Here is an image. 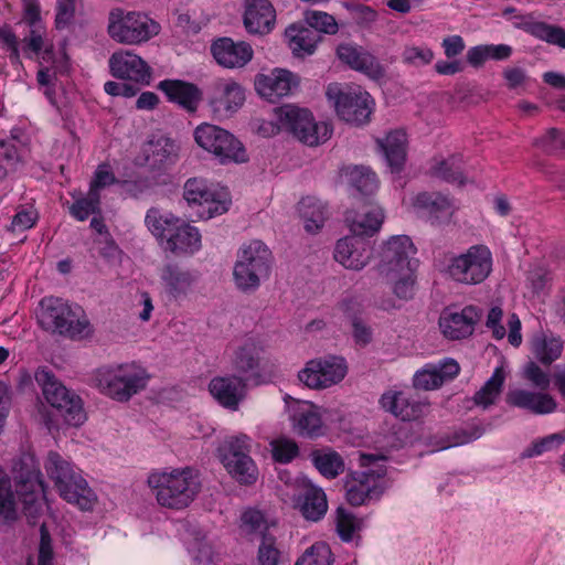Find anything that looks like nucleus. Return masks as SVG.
I'll return each mask as SVG.
<instances>
[{"label":"nucleus","instance_id":"f257e3e1","mask_svg":"<svg viewBox=\"0 0 565 565\" xmlns=\"http://www.w3.org/2000/svg\"><path fill=\"white\" fill-rule=\"evenodd\" d=\"M17 491L12 490L11 479L0 467V521L11 522L18 518L17 494L23 504V513L35 522L42 510L39 494L44 492V481L35 458L22 455L13 465Z\"/></svg>","mask_w":565,"mask_h":565},{"label":"nucleus","instance_id":"f03ea898","mask_svg":"<svg viewBox=\"0 0 565 565\" xmlns=\"http://www.w3.org/2000/svg\"><path fill=\"white\" fill-rule=\"evenodd\" d=\"M148 484L161 507L174 510L189 507L201 488L196 472L189 467L152 472L148 477Z\"/></svg>","mask_w":565,"mask_h":565},{"label":"nucleus","instance_id":"7ed1b4c3","mask_svg":"<svg viewBox=\"0 0 565 565\" xmlns=\"http://www.w3.org/2000/svg\"><path fill=\"white\" fill-rule=\"evenodd\" d=\"M44 469L62 499L83 511L93 509L97 497L81 472L70 461L58 452L50 451Z\"/></svg>","mask_w":565,"mask_h":565},{"label":"nucleus","instance_id":"20e7f679","mask_svg":"<svg viewBox=\"0 0 565 565\" xmlns=\"http://www.w3.org/2000/svg\"><path fill=\"white\" fill-rule=\"evenodd\" d=\"M61 298L45 297L40 301L38 319L45 330L81 340L92 333L89 321Z\"/></svg>","mask_w":565,"mask_h":565},{"label":"nucleus","instance_id":"39448f33","mask_svg":"<svg viewBox=\"0 0 565 565\" xmlns=\"http://www.w3.org/2000/svg\"><path fill=\"white\" fill-rule=\"evenodd\" d=\"M148 380L146 370L134 363L100 367L94 376L97 388L118 402L129 401L147 386Z\"/></svg>","mask_w":565,"mask_h":565},{"label":"nucleus","instance_id":"423d86ee","mask_svg":"<svg viewBox=\"0 0 565 565\" xmlns=\"http://www.w3.org/2000/svg\"><path fill=\"white\" fill-rule=\"evenodd\" d=\"M271 252L260 241H250L237 253L233 277L235 286L243 292H253L270 274Z\"/></svg>","mask_w":565,"mask_h":565},{"label":"nucleus","instance_id":"0eeeda50","mask_svg":"<svg viewBox=\"0 0 565 565\" xmlns=\"http://www.w3.org/2000/svg\"><path fill=\"white\" fill-rule=\"evenodd\" d=\"M277 121L300 142L316 147L326 142L332 135V127L324 121L317 122L312 114L295 105H284L276 109Z\"/></svg>","mask_w":565,"mask_h":565},{"label":"nucleus","instance_id":"6e6552de","mask_svg":"<svg viewBox=\"0 0 565 565\" xmlns=\"http://www.w3.org/2000/svg\"><path fill=\"white\" fill-rule=\"evenodd\" d=\"M34 379L41 386L46 402L58 412L67 425L77 427L85 422L86 414L81 397L61 384L50 370L38 369Z\"/></svg>","mask_w":565,"mask_h":565},{"label":"nucleus","instance_id":"1a4fd4ad","mask_svg":"<svg viewBox=\"0 0 565 565\" xmlns=\"http://www.w3.org/2000/svg\"><path fill=\"white\" fill-rule=\"evenodd\" d=\"M194 139L199 147L213 154L221 164L248 161L243 143L233 134L218 126L201 124L194 130Z\"/></svg>","mask_w":565,"mask_h":565},{"label":"nucleus","instance_id":"9d476101","mask_svg":"<svg viewBox=\"0 0 565 565\" xmlns=\"http://www.w3.org/2000/svg\"><path fill=\"white\" fill-rule=\"evenodd\" d=\"M326 96L342 120L356 126L370 120L374 100L360 87H342L338 83H331L327 87Z\"/></svg>","mask_w":565,"mask_h":565},{"label":"nucleus","instance_id":"9b49d317","mask_svg":"<svg viewBox=\"0 0 565 565\" xmlns=\"http://www.w3.org/2000/svg\"><path fill=\"white\" fill-rule=\"evenodd\" d=\"M493 258L490 248L483 244L472 245L466 252L449 259L447 273L456 282L479 285L491 274Z\"/></svg>","mask_w":565,"mask_h":565},{"label":"nucleus","instance_id":"f8f14e48","mask_svg":"<svg viewBox=\"0 0 565 565\" xmlns=\"http://www.w3.org/2000/svg\"><path fill=\"white\" fill-rule=\"evenodd\" d=\"M160 32L158 22L140 12L113 10L109 14L108 34L118 43L135 45L149 41Z\"/></svg>","mask_w":565,"mask_h":565},{"label":"nucleus","instance_id":"ddd939ff","mask_svg":"<svg viewBox=\"0 0 565 565\" xmlns=\"http://www.w3.org/2000/svg\"><path fill=\"white\" fill-rule=\"evenodd\" d=\"M252 439L245 434L226 438L218 448L220 458L228 473L241 484H253L258 469L250 457Z\"/></svg>","mask_w":565,"mask_h":565},{"label":"nucleus","instance_id":"4468645a","mask_svg":"<svg viewBox=\"0 0 565 565\" xmlns=\"http://www.w3.org/2000/svg\"><path fill=\"white\" fill-rule=\"evenodd\" d=\"M183 196L200 218H212L228 211L231 199L225 190L210 186L204 179L191 178L184 184Z\"/></svg>","mask_w":565,"mask_h":565},{"label":"nucleus","instance_id":"2eb2a0df","mask_svg":"<svg viewBox=\"0 0 565 565\" xmlns=\"http://www.w3.org/2000/svg\"><path fill=\"white\" fill-rule=\"evenodd\" d=\"M415 254L416 248L408 236H393L382 247L376 270L386 279L395 278L396 274H408V271L415 270Z\"/></svg>","mask_w":565,"mask_h":565},{"label":"nucleus","instance_id":"dca6fc26","mask_svg":"<svg viewBox=\"0 0 565 565\" xmlns=\"http://www.w3.org/2000/svg\"><path fill=\"white\" fill-rule=\"evenodd\" d=\"M347 371L344 359L331 355L308 361L298 379L309 388L323 390L341 382Z\"/></svg>","mask_w":565,"mask_h":565},{"label":"nucleus","instance_id":"f3484780","mask_svg":"<svg viewBox=\"0 0 565 565\" xmlns=\"http://www.w3.org/2000/svg\"><path fill=\"white\" fill-rule=\"evenodd\" d=\"M262 353L263 347L254 339H247L234 348L228 360L233 374L254 386L265 383Z\"/></svg>","mask_w":565,"mask_h":565},{"label":"nucleus","instance_id":"a211bd4d","mask_svg":"<svg viewBox=\"0 0 565 565\" xmlns=\"http://www.w3.org/2000/svg\"><path fill=\"white\" fill-rule=\"evenodd\" d=\"M298 493L294 495L295 508L311 522L320 521L328 511L326 493L307 478L296 480Z\"/></svg>","mask_w":565,"mask_h":565},{"label":"nucleus","instance_id":"6ab92c4d","mask_svg":"<svg viewBox=\"0 0 565 565\" xmlns=\"http://www.w3.org/2000/svg\"><path fill=\"white\" fill-rule=\"evenodd\" d=\"M299 77L285 68H274L268 74H259L255 78V88L260 96L276 102L288 96L299 86Z\"/></svg>","mask_w":565,"mask_h":565},{"label":"nucleus","instance_id":"aec40b11","mask_svg":"<svg viewBox=\"0 0 565 565\" xmlns=\"http://www.w3.org/2000/svg\"><path fill=\"white\" fill-rule=\"evenodd\" d=\"M480 318L481 312L475 306H466L460 311L445 310L439 318V328L445 338L461 340L473 333Z\"/></svg>","mask_w":565,"mask_h":565},{"label":"nucleus","instance_id":"412c9836","mask_svg":"<svg viewBox=\"0 0 565 565\" xmlns=\"http://www.w3.org/2000/svg\"><path fill=\"white\" fill-rule=\"evenodd\" d=\"M248 383L234 374L215 376L209 383V392L224 408L237 411L246 398Z\"/></svg>","mask_w":565,"mask_h":565},{"label":"nucleus","instance_id":"4be33fe9","mask_svg":"<svg viewBox=\"0 0 565 565\" xmlns=\"http://www.w3.org/2000/svg\"><path fill=\"white\" fill-rule=\"evenodd\" d=\"M109 68L114 77L149 84L151 79L150 66L137 54L120 50L109 57Z\"/></svg>","mask_w":565,"mask_h":565},{"label":"nucleus","instance_id":"5701e85b","mask_svg":"<svg viewBox=\"0 0 565 565\" xmlns=\"http://www.w3.org/2000/svg\"><path fill=\"white\" fill-rule=\"evenodd\" d=\"M460 372L459 363L445 358L437 363H427L413 376L415 388L433 391L439 388L445 382L454 380Z\"/></svg>","mask_w":565,"mask_h":565},{"label":"nucleus","instance_id":"b1692460","mask_svg":"<svg viewBox=\"0 0 565 565\" xmlns=\"http://www.w3.org/2000/svg\"><path fill=\"white\" fill-rule=\"evenodd\" d=\"M333 256L344 268L360 271L370 263L373 252L363 238L345 236L337 242Z\"/></svg>","mask_w":565,"mask_h":565},{"label":"nucleus","instance_id":"393cba45","mask_svg":"<svg viewBox=\"0 0 565 565\" xmlns=\"http://www.w3.org/2000/svg\"><path fill=\"white\" fill-rule=\"evenodd\" d=\"M211 52L218 65L231 70L244 67L254 55V51L247 42H235L231 38H220L214 41Z\"/></svg>","mask_w":565,"mask_h":565},{"label":"nucleus","instance_id":"a878e982","mask_svg":"<svg viewBox=\"0 0 565 565\" xmlns=\"http://www.w3.org/2000/svg\"><path fill=\"white\" fill-rule=\"evenodd\" d=\"M244 100V89L236 82L218 78L212 83L209 103L215 113L232 114L242 107Z\"/></svg>","mask_w":565,"mask_h":565},{"label":"nucleus","instance_id":"bb28decb","mask_svg":"<svg viewBox=\"0 0 565 565\" xmlns=\"http://www.w3.org/2000/svg\"><path fill=\"white\" fill-rule=\"evenodd\" d=\"M28 145L29 137L21 128H13L9 136L0 139V179L18 169Z\"/></svg>","mask_w":565,"mask_h":565},{"label":"nucleus","instance_id":"cd10ccee","mask_svg":"<svg viewBox=\"0 0 565 565\" xmlns=\"http://www.w3.org/2000/svg\"><path fill=\"white\" fill-rule=\"evenodd\" d=\"M383 469H367L361 472H353L351 480L347 481V500L352 505H361L366 501L379 498L381 490L377 487V480L383 477Z\"/></svg>","mask_w":565,"mask_h":565},{"label":"nucleus","instance_id":"c85d7f7f","mask_svg":"<svg viewBox=\"0 0 565 565\" xmlns=\"http://www.w3.org/2000/svg\"><path fill=\"white\" fill-rule=\"evenodd\" d=\"M145 164L152 170H164L179 159L175 142L164 136L152 137L142 147Z\"/></svg>","mask_w":565,"mask_h":565},{"label":"nucleus","instance_id":"c756f323","mask_svg":"<svg viewBox=\"0 0 565 565\" xmlns=\"http://www.w3.org/2000/svg\"><path fill=\"white\" fill-rule=\"evenodd\" d=\"M244 25L248 33L267 34L276 20V12L269 0H244Z\"/></svg>","mask_w":565,"mask_h":565},{"label":"nucleus","instance_id":"7c9ffc66","mask_svg":"<svg viewBox=\"0 0 565 565\" xmlns=\"http://www.w3.org/2000/svg\"><path fill=\"white\" fill-rule=\"evenodd\" d=\"M337 56L352 70L359 71L373 79L384 76V68L375 56L352 44H340Z\"/></svg>","mask_w":565,"mask_h":565},{"label":"nucleus","instance_id":"2f4dec72","mask_svg":"<svg viewBox=\"0 0 565 565\" xmlns=\"http://www.w3.org/2000/svg\"><path fill=\"white\" fill-rule=\"evenodd\" d=\"M161 246L178 256L192 255L201 248V234L180 218Z\"/></svg>","mask_w":565,"mask_h":565},{"label":"nucleus","instance_id":"473e14b6","mask_svg":"<svg viewBox=\"0 0 565 565\" xmlns=\"http://www.w3.org/2000/svg\"><path fill=\"white\" fill-rule=\"evenodd\" d=\"M505 401L510 406L525 409L535 415L551 414L557 407L556 401L550 394L523 388L508 392Z\"/></svg>","mask_w":565,"mask_h":565},{"label":"nucleus","instance_id":"72a5a7b5","mask_svg":"<svg viewBox=\"0 0 565 565\" xmlns=\"http://www.w3.org/2000/svg\"><path fill=\"white\" fill-rule=\"evenodd\" d=\"M382 408L402 420L418 419L426 407L425 403L412 399L404 392L388 391L381 398Z\"/></svg>","mask_w":565,"mask_h":565},{"label":"nucleus","instance_id":"f704fd0d","mask_svg":"<svg viewBox=\"0 0 565 565\" xmlns=\"http://www.w3.org/2000/svg\"><path fill=\"white\" fill-rule=\"evenodd\" d=\"M161 281L169 297L181 299L192 290L196 275L177 264H168L162 268Z\"/></svg>","mask_w":565,"mask_h":565},{"label":"nucleus","instance_id":"c9c22d12","mask_svg":"<svg viewBox=\"0 0 565 565\" xmlns=\"http://www.w3.org/2000/svg\"><path fill=\"white\" fill-rule=\"evenodd\" d=\"M168 99L188 111H195L201 100V92L194 84L180 79H164L158 84Z\"/></svg>","mask_w":565,"mask_h":565},{"label":"nucleus","instance_id":"e433bc0d","mask_svg":"<svg viewBox=\"0 0 565 565\" xmlns=\"http://www.w3.org/2000/svg\"><path fill=\"white\" fill-rule=\"evenodd\" d=\"M413 206L423 215L429 217L431 223H439L450 218L454 212L451 201L440 193H418L413 199Z\"/></svg>","mask_w":565,"mask_h":565},{"label":"nucleus","instance_id":"4c0bfd02","mask_svg":"<svg viewBox=\"0 0 565 565\" xmlns=\"http://www.w3.org/2000/svg\"><path fill=\"white\" fill-rule=\"evenodd\" d=\"M377 145L391 172L399 173L406 161V134L403 130L391 131L384 139H379Z\"/></svg>","mask_w":565,"mask_h":565},{"label":"nucleus","instance_id":"58836bf2","mask_svg":"<svg viewBox=\"0 0 565 565\" xmlns=\"http://www.w3.org/2000/svg\"><path fill=\"white\" fill-rule=\"evenodd\" d=\"M384 221L383 210L380 207H371L367 211L355 213L348 212L345 222L352 233V236L363 237L373 236L377 233Z\"/></svg>","mask_w":565,"mask_h":565},{"label":"nucleus","instance_id":"ea45409f","mask_svg":"<svg viewBox=\"0 0 565 565\" xmlns=\"http://www.w3.org/2000/svg\"><path fill=\"white\" fill-rule=\"evenodd\" d=\"M291 422L298 435L303 437H317L321 435L322 419L318 408L310 403H302L294 408Z\"/></svg>","mask_w":565,"mask_h":565},{"label":"nucleus","instance_id":"a19ab883","mask_svg":"<svg viewBox=\"0 0 565 565\" xmlns=\"http://www.w3.org/2000/svg\"><path fill=\"white\" fill-rule=\"evenodd\" d=\"M562 351V339L552 333L541 331L535 333L531 340V352L542 364L550 365L561 356Z\"/></svg>","mask_w":565,"mask_h":565},{"label":"nucleus","instance_id":"79ce46f5","mask_svg":"<svg viewBox=\"0 0 565 565\" xmlns=\"http://www.w3.org/2000/svg\"><path fill=\"white\" fill-rule=\"evenodd\" d=\"M286 38L292 53L297 56L311 55L320 41V35L306 26L290 25L286 29Z\"/></svg>","mask_w":565,"mask_h":565},{"label":"nucleus","instance_id":"37998d69","mask_svg":"<svg viewBox=\"0 0 565 565\" xmlns=\"http://www.w3.org/2000/svg\"><path fill=\"white\" fill-rule=\"evenodd\" d=\"M515 19L516 28L522 29L532 36L553 45L563 30L562 26L536 21L533 13L518 15Z\"/></svg>","mask_w":565,"mask_h":565},{"label":"nucleus","instance_id":"c03bdc74","mask_svg":"<svg viewBox=\"0 0 565 565\" xmlns=\"http://www.w3.org/2000/svg\"><path fill=\"white\" fill-rule=\"evenodd\" d=\"M507 374L502 365L497 366L490 379L477 391L472 397L475 405L487 409L499 398Z\"/></svg>","mask_w":565,"mask_h":565},{"label":"nucleus","instance_id":"a18cd8bd","mask_svg":"<svg viewBox=\"0 0 565 565\" xmlns=\"http://www.w3.org/2000/svg\"><path fill=\"white\" fill-rule=\"evenodd\" d=\"M298 211L303 220L305 228L308 233H317L327 220L326 205L316 198H303L298 203Z\"/></svg>","mask_w":565,"mask_h":565},{"label":"nucleus","instance_id":"49530a36","mask_svg":"<svg viewBox=\"0 0 565 565\" xmlns=\"http://www.w3.org/2000/svg\"><path fill=\"white\" fill-rule=\"evenodd\" d=\"M179 220V217H175L171 213L163 214L159 209L151 207L146 214L145 223L150 233L159 241L160 245H163V241L170 232H172Z\"/></svg>","mask_w":565,"mask_h":565},{"label":"nucleus","instance_id":"de8ad7c7","mask_svg":"<svg viewBox=\"0 0 565 565\" xmlns=\"http://www.w3.org/2000/svg\"><path fill=\"white\" fill-rule=\"evenodd\" d=\"M311 460L317 470L326 478L333 479L344 471L343 458L332 449L313 451Z\"/></svg>","mask_w":565,"mask_h":565},{"label":"nucleus","instance_id":"09e8293b","mask_svg":"<svg viewBox=\"0 0 565 565\" xmlns=\"http://www.w3.org/2000/svg\"><path fill=\"white\" fill-rule=\"evenodd\" d=\"M349 184L361 194H372L379 182L374 172L363 166L348 167L343 170Z\"/></svg>","mask_w":565,"mask_h":565},{"label":"nucleus","instance_id":"8fccbe9b","mask_svg":"<svg viewBox=\"0 0 565 565\" xmlns=\"http://www.w3.org/2000/svg\"><path fill=\"white\" fill-rule=\"evenodd\" d=\"M431 172L435 177L443 179L450 183H465L462 171V157L459 154L450 156L449 158L438 161L431 167Z\"/></svg>","mask_w":565,"mask_h":565},{"label":"nucleus","instance_id":"3c124183","mask_svg":"<svg viewBox=\"0 0 565 565\" xmlns=\"http://www.w3.org/2000/svg\"><path fill=\"white\" fill-rule=\"evenodd\" d=\"M100 212V194L88 191L86 196L78 198L70 207L71 215L77 221H85Z\"/></svg>","mask_w":565,"mask_h":565},{"label":"nucleus","instance_id":"603ef678","mask_svg":"<svg viewBox=\"0 0 565 565\" xmlns=\"http://www.w3.org/2000/svg\"><path fill=\"white\" fill-rule=\"evenodd\" d=\"M28 26L30 28L29 35L21 41V51L26 58H33L44 47L46 29L44 23L30 24Z\"/></svg>","mask_w":565,"mask_h":565},{"label":"nucleus","instance_id":"864d4df0","mask_svg":"<svg viewBox=\"0 0 565 565\" xmlns=\"http://www.w3.org/2000/svg\"><path fill=\"white\" fill-rule=\"evenodd\" d=\"M305 21L317 33L335 34L339 29L334 17L323 11H306Z\"/></svg>","mask_w":565,"mask_h":565},{"label":"nucleus","instance_id":"5fc2aeb1","mask_svg":"<svg viewBox=\"0 0 565 565\" xmlns=\"http://www.w3.org/2000/svg\"><path fill=\"white\" fill-rule=\"evenodd\" d=\"M281 552L277 546V541L270 533H263L257 552L259 565H279Z\"/></svg>","mask_w":565,"mask_h":565},{"label":"nucleus","instance_id":"6e6d98bb","mask_svg":"<svg viewBox=\"0 0 565 565\" xmlns=\"http://www.w3.org/2000/svg\"><path fill=\"white\" fill-rule=\"evenodd\" d=\"M273 459L279 463H289L299 454V448L292 439L280 437L270 441Z\"/></svg>","mask_w":565,"mask_h":565},{"label":"nucleus","instance_id":"4d7b16f0","mask_svg":"<svg viewBox=\"0 0 565 565\" xmlns=\"http://www.w3.org/2000/svg\"><path fill=\"white\" fill-rule=\"evenodd\" d=\"M296 565H332V553L324 543H317L309 547Z\"/></svg>","mask_w":565,"mask_h":565},{"label":"nucleus","instance_id":"13d9d810","mask_svg":"<svg viewBox=\"0 0 565 565\" xmlns=\"http://www.w3.org/2000/svg\"><path fill=\"white\" fill-rule=\"evenodd\" d=\"M434 60V52L428 46H406L402 53L403 63L422 67L428 65Z\"/></svg>","mask_w":565,"mask_h":565},{"label":"nucleus","instance_id":"bf43d9fd","mask_svg":"<svg viewBox=\"0 0 565 565\" xmlns=\"http://www.w3.org/2000/svg\"><path fill=\"white\" fill-rule=\"evenodd\" d=\"M565 441V436L559 433L548 435L540 440L532 443L523 452L524 458H532L542 455L555 447L561 446Z\"/></svg>","mask_w":565,"mask_h":565},{"label":"nucleus","instance_id":"052dcab7","mask_svg":"<svg viewBox=\"0 0 565 565\" xmlns=\"http://www.w3.org/2000/svg\"><path fill=\"white\" fill-rule=\"evenodd\" d=\"M537 143L548 153H565V132L551 128L537 140Z\"/></svg>","mask_w":565,"mask_h":565},{"label":"nucleus","instance_id":"680f3d73","mask_svg":"<svg viewBox=\"0 0 565 565\" xmlns=\"http://www.w3.org/2000/svg\"><path fill=\"white\" fill-rule=\"evenodd\" d=\"M335 525L339 536L343 541L350 542L353 539L354 532L359 529V521L351 513L339 508L337 511Z\"/></svg>","mask_w":565,"mask_h":565},{"label":"nucleus","instance_id":"e2e57ef3","mask_svg":"<svg viewBox=\"0 0 565 565\" xmlns=\"http://www.w3.org/2000/svg\"><path fill=\"white\" fill-rule=\"evenodd\" d=\"M394 281L393 292L394 295L402 300H409L414 297L415 294V277L414 270L408 271V274L402 273L396 274V277L390 279Z\"/></svg>","mask_w":565,"mask_h":565},{"label":"nucleus","instance_id":"0e129e2a","mask_svg":"<svg viewBox=\"0 0 565 565\" xmlns=\"http://www.w3.org/2000/svg\"><path fill=\"white\" fill-rule=\"evenodd\" d=\"M242 526L248 533H259L260 539L263 533H269L264 514L256 509H248L242 514Z\"/></svg>","mask_w":565,"mask_h":565},{"label":"nucleus","instance_id":"69168bd1","mask_svg":"<svg viewBox=\"0 0 565 565\" xmlns=\"http://www.w3.org/2000/svg\"><path fill=\"white\" fill-rule=\"evenodd\" d=\"M0 42L2 47L9 51L11 63H20L21 51L19 47V39L10 26H0Z\"/></svg>","mask_w":565,"mask_h":565},{"label":"nucleus","instance_id":"338daca9","mask_svg":"<svg viewBox=\"0 0 565 565\" xmlns=\"http://www.w3.org/2000/svg\"><path fill=\"white\" fill-rule=\"evenodd\" d=\"M75 18V0H56L55 26L63 30L71 25Z\"/></svg>","mask_w":565,"mask_h":565},{"label":"nucleus","instance_id":"774afa93","mask_svg":"<svg viewBox=\"0 0 565 565\" xmlns=\"http://www.w3.org/2000/svg\"><path fill=\"white\" fill-rule=\"evenodd\" d=\"M523 377L540 390H546L551 383L550 375L533 361L525 364Z\"/></svg>","mask_w":565,"mask_h":565}]
</instances>
